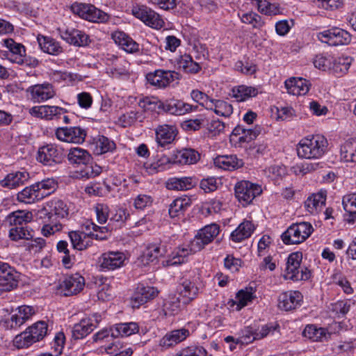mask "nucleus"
Masks as SVG:
<instances>
[{
	"label": "nucleus",
	"mask_w": 356,
	"mask_h": 356,
	"mask_svg": "<svg viewBox=\"0 0 356 356\" xmlns=\"http://www.w3.org/2000/svg\"><path fill=\"white\" fill-rule=\"evenodd\" d=\"M29 174L26 171H17L9 173L1 181V186L8 188H15L24 185L29 179Z\"/></svg>",
	"instance_id": "c9c22d12"
},
{
	"label": "nucleus",
	"mask_w": 356,
	"mask_h": 356,
	"mask_svg": "<svg viewBox=\"0 0 356 356\" xmlns=\"http://www.w3.org/2000/svg\"><path fill=\"white\" fill-rule=\"evenodd\" d=\"M303 296L298 291H290L281 293L278 306L281 309L290 311L301 305Z\"/></svg>",
	"instance_id": "a878e982"
},
{
	"label": "nucleus",
	"mask_w": 356,
	"mask_h": 356,
	"mask_svg": "<svg viewBox=\"0 0 356 356\" xmlns=\"http://www.w3.org/2000/svg\"><path fill=\"white\" fill-rule=\"evenodd\" d=\"M9 236L13 241L20 239L29 240L33 237L32 230H29L27 227L23 225L14 227L9 231Z\"/></svg>",
	"instance_id": "4d7b16f0"
},
{
	"label": "nucleus",
	"mask_w": 356,
	"mask_h": 356,
	"mask_svg": "<svg viewBox=\"0 0 356 356\" xmlns=\"http://www.w3.org/2000/svg\"><path fill=\"white\" fill-rule=\"evenodd\" d=\"M44 198V193H40L35 187V184L29 187L24 188L22 191L19 192L17 199L19 202L26 204L34 203Z\"/></svg>",
	"instance_id": "79ce46f5"
},
{
	"label": "nucleus",
	"mask_w": 356,
	"mask_h": 356,
	"mask_svg": "<svg viewBox=\"0 0 356 356\" xmlns=\"http://www.w3.org/2000/svg\"><path fill=\"white\" fill-rule=\"evenodd\" d=\"M86 230L89 231L88 235L90 238L97 240H104L106 238V233L108 229L106 227H99L94 222H88L86 224Z\"/></svg>",
	"instance_id": "052dcab7"
},
{
	"label": "nucleus",
	"mask_w": 356,
	"mask_h": 356,
	"mask_svg": "<svg viewBox=\"0 0 356 356\" xmlns=\"http://www.w3.org/2000/svg\"><path fill=\"white\" fill-rule=\"evenodd\" d=\"M317 38L322 42L330 46L345 45L351 41L350 34L347 31L338 27H333L318 33Z\"/></svg>",
	"instance_id": "39448f33"
},
{
	"label": "nucleus",
	"mask_w": 356,
	"mask_h": 356,
	"mask_svg": "<svg viewBox=\"0 0 356 356\" xmlns=\"http://www.w3.org/2000/svg\"><path fill=\"white\" fill-rule=\"evenodd\" d=\"M352 60V58L348 56L333 58L330 71L337 76H342L348 71Z\"/></svg>",
	"instance_id": "49530a36"
},
{
	"label": "nucleus",
	"mask_w": 356,
	"mask_h": 356,
	"mask_svg": "<svg viewBox=\"0 0 356 356\" xmlns=\"http://www.w3.org/2000/svg\"><path fill=\"white\" fill-rule=\"evenodd\" d=\"M207 350L202 346H191L183 348L174 356H207Z\"/></svg>",
	"instance_id": "338daca9"
},
{
	"label": "nucleus",
	"mask_w": 356,
	"mask_h": 356,
	"mask_svg": "<svg viewBox=\"0 0 356 356\" xmlns=\"http://www.w3.org/2000/svg\"><path fill=\"white\" fill-rule=\"evenodd\" d=\"M314 232L313 226L308 222L293 223L282 233L281 238L286 245L299 244L307 239Z\"/></svg>",
	"instance_id": "20e7f679"
},
{
	"label": "nucleus",
	"mask_w": 356,
	"mask_h": 356,
	"mask_svg": "<svg viewBox=\"0 0 356 356\" xmlns=\"http://www.w3.org/2000/svg\"><path fill=\"white\" fill-rule=\"evenodd\" d=\"M19 273L8 263L0 261V285L5 291H11L18 285Z\"/></svg>",
	"instance_id": "6ab92c4d"
},
{
	"label": "nucleus",
	"mask_w": 356,
	"mask_h": 356,
	"mask_svg": "<svg viewBox=\"0 0 356 356\" xmlns=\"http://www.w3.org/2000/svg\"><path fill=\"white\" fill-rule=\"evenodd\" d=\"M111 38L116 44L127 53L134 54L140 51L139 44L123 31H115Z\"/></svg>",
	"instance_id": "bb28decb"
},
{
	"label": "nucleus",
	"mask_w": 356,
	"mask_h": 356,
	"mask_svg": "<svg viewBox=\"0 0 356 356\" xmlns=\"http://www.w3.org/2000/svg\"><path fill=\"white\" fill-rule=\"evenodd\" d=\"M132 14L152 28L159 29L163 26L164 22L161 16L147 6H134Z\"/></svg>",
	"instance_id": "6e6552de"
},
{
	"label": "nucleus",
	"mask_w": 356,
	"mask_h": 356,
	"mask_svg": "<svg viewBox=\"0 0 356 356\" xmlns=\"http://www.w3.org/2000/svg\"><path fill=\"white\" fill-rule=\"evenodd\" d=\"M58 31L63 40L76 47H86L90 42L88 35L74 28H59Z\"/></svg>",
	"instance_id": "f3484780"
},
{
	"label": "nucleus",
	"mask_w": 356,
	"mask_h": 356,
	"mask_svg": "<svg viewBox=\"0 0 356 356\" xmlns=\"http://www.w3.org/2000/svg\"><path fill=\"white\" fill-rule=\"evenodd\" d=\"M32 219V213L23 210H17L6 216L5 222L10 226L18 227L26 225Z\"/></svg>",
	"instance_id": "c03bdc74"
},
{
	"label": "nucleus",
	"mask_w": 356,
	"mask_h": 356,
	"mask_svg": "<svg viewBox=\"0 0 356 356\" xmlns=\"http://www.w3.org/2000/svg\"><path fill=\"white\" fill-rule=\"evenodd\" d=\"M115 149V143L108 138L100 136L96 142L97 154H102L108 152H112Z\"/></svg>",
	"instance_id": "680f3d73"
},
{
	"label": "nucleus",
	"mask_w": 356,
	"mask_h": 356,
	"mask_svg": "<svg viewBox=\"0 0 356 356\" xmlns=\"http://www.w3.org/2000/svg\"><path fill=\"white\" fill-rule=\"evenodd\" d=\"M2 45L8 49L7 58L13 63H16L17 60L26 53L25 47L16 42L12 38L3 39L1 41Z\"/></svg>",
	"instance_id": "e433bc0d"
},
{
	"label": "nucleus",
	"mask_w": 356,
	"mask_h": 356,
	"mask_svg": "<svg viewBox=\"0 0 356 356\" xmlns=\"http://www.w3.org/2000/svg\"><path fill=\"white\" fill-rule=\"evenodd\" d=\"M259 88L240 85L234 86L231 90V95L237 102H245L249 98L256 97L259 94Z\"/></svg>",
	"instance_id": "ea45409f"
},
{
	"label": "nucleus",
	"mask_w": 356,
	"mask_h": 356,
	"mask_svg": "<svg viewBox=\"0 0 356 356\" xmlns=\"http://www.w3.org/2000/svg\"><path fill=\"white\" fill-rule=\"evenodd\" d=\"M147 82L159 88H165L171 83L179 79V74L175 71L156 70L146 75Z\"/></svg>",
	"instance_id": "9b49d317"
},
{
	"label": "nucleus",
	"mask_w": 356,
	"mask_h": 356,
	"mask_svg": "<svg viewBox=\"0 0 356 356\" xmlns=\"http://www.w3.org/2000/svg\"><path fill=\"white\" fill-rule=\"evenodd\" d=\"M172 163V156L168 157L165 155H162L156 161L151 163H145V168L149 175H154L159 172L165 170L166 165Z\"/></svg>",
	"instance_id": "603ef678"
},
{
	"label": "nucleus",
	"mask_w": 356,
	"mask_h": 356,
	"mask_svg": "<svg viewBox=\"0 0 356 356\" xmlns=\"http://www.w3.org/2000/svg\"><path fill=\"white\" fill-rule=\"evenodd\" d=\"M55 134L60 141L81 144L85 141L86 131L80 127H65L58 128Z\"/></svg>",
	"instance_id": "2eb2a0df"
},
{
	"label": "nucleus",
	"mask_w": 356,
	"mask_h": 356,
	"mask_svg": "<svg viewBox=\"0 0 356 356\" xmlns=\"http://www.w3.org/2000/svg\"><path fill=\"white\" fill-rule=\"evenodd\" d=\"M257 333L252 327H248L241 332L240 337L236 339V343L248 344L254 340H257Z\"/></svg>",
	"instance_id": "69168bd1"
},
{
	"label": "nucleus",
	"mask_w": 356,
	"mask_h": 356,
	"mask_svg": "<svg viewBox=\"0 0 356 356\" xmlns=\"http://www.w3.org/2000/svg\"><path fill=\"white\" fill-rule=\"evenodd\" d=\"M159 293L156 288L145 286L143 284H138L132 297L131 304L134 308H138L140 305L154 299Z\"/></svg>",
	"instance_id": "4be33fe9"
},
{
	"label": "nucleus",
	"mask_w": 356,
	"mask_h": 356,
	"mask_svg": "<svg viewBox=\"0 0 356 356\" xmlns=\"http://www.w3.org/2000/svg\"><path fill=\"white\" fill-rule=\"evenodd\" d=\"M254 230V226L252 222L245 220L232 232L230 237L234 242H241L243 240L249 238L253 233Z\"/></svg>",
	"instance_id": "37998d69"
},
{
	"label": "nucleus",
	"mask_w": 356,
	"mask_h": 356,
	"mask_svg": "<svg viewBox=\"0 0 356 356\" xmlns=\"http://www.w3.org/2000/svg\"><path fill=\"white\" fill-rule=\"evenodd\" d=\"M262 192L259 184L248 181L238 182L235 186V195L238 200L243 205L249 204Z\"/></svg>",
	"instance_id": "423d86ee"
},
{
	"label": "nucleus",
	"mask_w": 356,
	"mask_h": 356,
	"mask_svg": "<svg viewBox=\"0 0 356 356\" xmlns=\"http://www.w3.org/2000/svg\"><path fill=\"white\" fill-rule=\"evenodd\" d=\"M327 193L325 191H320L309 196L305 202L306 210L311 214H316L325 205Z\"/></svg>",
	"instance_id": "72a5a7b5"
},
{
	"label": "nucleus",
	"mask_w": 356,
	"mask_h": 356,
	"mask_svg": "<svg viewBox=\"0 0 356 356\" xmlns=\"http://www.w3.org/2000/svg\"><path fill=\"white\" fill-rule=\"evenodd\" d=\"M85 286L84 277L76 273L66 276L59 284V290L65 296L79 293Z\"/></svg>",
	"instance_id": "aec40b11"
},
{
	"label": "nucleus",
	"mask_w": 356,
	"mask_h": 356,
	"mask_svg": "<svg viewBox=\"0 0 356 356\" xmlns=\"http://www.w3.org/2000/svg\"><path fill=\"white\" fill-rule=\"evenodd\" d=\"M42 220L43 226L42 228V234L47 237L62 229V225L57 219H51V217L39 218Z\"/></svg>",
	"instance_id": "5fc2aeb1"
},
{
	"label": "nucleus",
	"mask_w": 356,
	"mask_h": 356,
	"mask_svg": "<svg viewBox=\"0 0 356 356\" xmlns=\"http://www.w3.org/2000/svg\"><path fill=\"white\" fill-rule=\"evenodd\" d=\"M328 143L322 135L308 136L302 138L297 145V154L300 158L318 159L327 152Z\"/></svg>",
	"instance_id": "f257e3e1"
},
{
	"label": "nucleus",
	"mask_w": 356,
	"mask_h": 356,
	"mask_svg": "<svg viewBox=\"0 0 356 356\" xmlns=\"http://www.w3.org/2000/svg\"><path fill=\"white\" fill-rule=\"evenodd\" d=\"M159 107L166 113L176 115H184L193 109V106L178 99H170L159 103Z\"/></svg>",
	"instance_id": "c85d7f7f"
},
{
	"label": "nucleus",
	"mask_w": 356,
	"mask_h": 356,
	"mask_svg": "<svg viewBox=\"0 0 356 356\" xmlns=\"http://www.w3.org/2000/svg\"><path fill=\"white\" fill-rule=\"evenodd\" d=\"M67 159L70 164L76 165H84L81 171V176L86 178L94 177L102 172V168L97 165H92V158L90 154L86 149L80 147L71 148L67 154Z\"/></svg>",
	"instance_id": "f03ea898"
},
{
	"label": "nucleus",
	"mask_w": 356,
	"mask_h": 356,
	"mask_svg": "<svg viewBox=\"0 0 356 356\" xmlns=\"http://www.w3.org/2000/svg\"><path fill=\"white\" fill-rule=\"evenodd\" d=\"M254 298L252 289V288L245 290H241L239 291L235 298V300H232L230 307H235L236 311H240L243 307L248 305V304Z\"/></svg>",
	"instance_id": "de8ad7c7"
},
{
	"label": "nucleus",
	"mask_w": 356,
	"mask_h": 356,
	"mask_svg": "<svg viewBox=\"0 0 356 356\" xmlns=\"http://www.w3.org/2000/svg\"><path fill=\"white\" fill-rule=\"evenodd\" d=\"M177 65L179 68L186 73L195 74L200 70V65L193 61L192 57L188 54L181 56L177 62Z\"/></svg>",
	"instance_id": "864d4df0"
},
{
	"label": "nucleus",
	"mask_w": 356,
	"mask_h": 356,
	"mask_svg": "<svg viewBox=\"0 0 356 356\" xmlns=\"http://www.w3.org/2000/svg\"><path fill=\"white\" fill-rule=\"evenodd\" d=\"M189 335L188 329L174 330L165 334L160 340L159 345L164 348H168L184 341Z\"/></svg>",
	"instance_id": "473e14b6"
},
{
	"label": "nucleus",
	"mask_w": 356,
	"mask_h": 356,
	"mask_svg": "<svg viewBox=\"0 0 356 356\" xmlns=\"http://www.w3.org/2000/svg\"><path fill=\"white\" fill-rule=\"evenodd\" d=\"M285 88L293 95H306L312 86L309 81L301 77H291L284 82Z\"/></svg>",
	"instance_id": "cd10ccee"
},
{
	"label": "nucleus",
	"mask_w": 356,
	"mask_h": 356,
	"mask_svg": "<svg viewBox=\"0 0 356 356\" xmlns=\"http://www.w3.org/2000/svg\"><path fill=\"white\" fill-rule=\"evenodd\" d=\"M220 226L216 223H211L200 229L194 238L191 241L194 250L198 252L210 243L219 234Z\"/></svg>",
	"instance_id": "0eeeda50"
},
{
	"label": "nucleus",
	"mask_w": 356,
	"mask_h": 356,
	"mask_svg": "<svg viewBox=\"0 0 356 356\" xmlns=\"http://www.w3.org/2000/svg\"><path fill=\"white\" fill-rule=\"evenodd\" d=\"M29 99L34 104H40L52 99L56 95L54 86L44 82L29 86L26 89Z\"/></svg>",
	"instance_id": "1a4fd4ad"
},
{
	"label": "nucleus",
	"mask_w": 356,
	"mask_h": 356,
	"mask_svg": "<svg viewBox=\"0 0 356 356\" xmlns=\"http://www.w3.org/2000/svg\"><path fill=\"white\" fill-rule=\"evenodd\" d=\"M326 330L323 327L318 328L314 325H308L303 330L302 334L314 341H323L326 337Z\"/></svg>",
	"instance_id": "6e6d98bb"
},
{
	"label": "nucleus",
	"mask_w": 356,
	"mask_h": 356,
	"mask_svg": "<svg viewBox=\"0 0 356 356\" xmlns=\"http://www.w3.org/2000/svg\"><path fill=\"white\" fill-rule=\"evenodd\" d=\"M167 252V247L163 241L149 243L145 247L140 256L141 261L144 265L149 264L160 257L164 256Z\"/></svg>",
	"instance_id": "b1692460"
},
{
	"label": "nucleus",
	"mask_w": 356,
	"mask_h": 356,
	"mask_svg": "<svg viewBox=\"0 0 356 356\" xmlns=\"http://www.w3.org/2000/svg\"><path fill=\"white\" fill-rule=\"evenodd\" d=\"M139 332V325L136 322L120 323L111 327V337H129Z\"/></svg>",
	"instance_id": "58836bf2"
},
{
	"label": "nucleus",
	"mask_w": 356,
	"mask_h": 356,
	"mask_svg": "<svg viewBox=\"0 0 356 356\" xmlns=\"http://www.w3.org/2000/svg\"><path fill=\"white\" fill-rule=\"evenodd\" d=\"M183 305V302L180 296H169L164 302V307L166 310L171 312L172 314L178 313Z\"/></svg>",
	"instance_id": "0e129e2a"
},
{
	"label": "nucleus",
	"mask_w": 356,
	"mask_h": 356,
	"mask_svg": "<svg viewBox=\"0 0 356 356\" xmlns=\"http://www.w3.org/2000/svg\"><path fill=\"white\" fill-rule=\"evenodd\" d=\"M101 317L98 314L92 317L83 318L79 323L75 324L72 329V337L75 339H81L86 337L97 327Z\"/></svg>",
	"instance_id": "412c9836"
},
{
	"label": "nucleus",
	"mask_w": 356,
	"mask_h": 356,
	"mask_svg": "<svg viewBox=\"0 0 356 356\" xmlns=\"http://www.w3.org/2000/svg\"><path fill=\"white\" fill-rule=\"evenodd\" d=\"M154 197L147 194H139L133 199V206L138 211H143L152 206Z\"/></svg>",
	"instance_id": "13d9d810"
},
{
	"label": "nucleus",
	"mask_w": 356,
	"mask_h": 356,
	"mask_svg": "<svg viewBox=\"0 0 356 356\" xmlns=\"http://www.w3.org/2000/svg\"><path fill=\"white\" fill-rule=\"evenodd\" d=\"M240 18L243 23L250 24L254 29H261L264 25L262 17L254 12L243 13Z\"/></svg>",
	"instance_id": "bf43d9fd"
},
{
	"label": "nucleus",
	"mask_w": 356,
	"mask_h": 356,
	"mask_svg": "<svg viewBox=\"0 0 356 356\" xmlns=\"http://www.w3.org/2000/svg\"><path fill=\"white\" fill-rule=\"evenodd\" d=\"M191 205V200L187 196L176 198L169 207L168 213L171 218L183 215L185 211Z\"/></svg>",
	"instance_id": "a18cd8bd"
},
{
	"label": "nucleus",
	"mask_w": 356,
	"mask_h": 356,
	"mask_svg": "<svg viewBox=\"0 0 356 356\" xmlns=\"http://www.w3.org/2000/svg\"><path fill=\"white\" fill-rule=\"evenodd\" d=\"M199 291L195 280L191 277L181 278L177 286V292L180 296L184 306L195 300L198 296Z\"/></svg>",
	"instance_id": "9d476101"
},
{
	"label": "nucleus",
	"mask_w": 356,
	"mask_h": 356,
	"mask_svg": "<svg viewBox=\"0 0 356 356\" xmlns=\"http://www.w3.org/2000/svg\"><path fill=\"white\" fill-rule=\"evenodd\" d=\"M48 325L44 321H38L24 332L17 335L14 343L18 348H27L42 340L47 334Z\"/></svg>",
	"instance_id": "7ed1b4c3"
},
{
	"label": "nucleus",
	"mask_w": 356,
	"mask_h": 356,
	"mask_svg": "<svg viewBox=\"0 0 356 356\" xmlns=\"http://www.w3.org/2000/svg\"><path fill=\"white\" fill-rule=\"evenodd\" d=\"M67 110L56 106H35L29 109V113L34 117L45 120H59Z\"/></svg>",
	"instance_id": "dca6fc26"
},
{
	"label": "nucleus",
	"mask_w": 356,
	"mask_h": 356,
	"mask_svg": "<svg viewBox=\"0 0 356 356\" xmlns=\"http://www.w3.org/2000/svg\"><path fill=\"white\" fill-rule=\"evenodd\" d=\"M35 312L33 307L22 305L19 307L15 313L12 314L10 318L5 323L6 327L10 329L16 330L29 320Z\"/></svg>",
	"instance_id": "5701e85b"
},
{
	"label": "nucleus",
	"mask_w": 356,
	"mask_h": 356,
	"mask_svg": "<svg viewBox=\"0 0 356 356\" xmlns=\"http://www.w3.org/2000/svg\"><path fill=\"white\" fill-rule=\"evenodd\" d=\"M342 204L344 210L350 215L356 214V193L343 196Z\"/></svg>",
	"instance_id": "774afa93"
},
{
	"label": "nucleus",
	"mask_w": 356,
	"mask_h": 356,
	"mask_svg": "<svg viewBox=\"0 0 356 356\" xmlns=\"http://www.w3.org/2000/svg\"><path fill=\"white\" fill-rule=\"evenodd\" d=\"M68 215L66 204L60 199H54L48 202L46 206L38 211V218L51 217V219L63 218Z\"/></svg>",
	"instance_id": "f8f14e48"
},
{
	"label": "nucleus",
	"mask_w": 356,
	"mask_h": 356,
	"mask_svg": "<svg viewBox=\"0 0 356 356\" xmlns=\"http://www.w3.org/2000/svg\"><path fill=\"white\" fill-rule=\"evenodd\" d=\"M69 237L73 248L76 250H83L90 245L88 240L90 235H88V233L70 232H69Z\"/></svg>",
	"instance_id": "09e8293b"
},
{
	"label": "nucleus",
	"mask_w": 356,
	"mask_h": 356,
	"mask_svg": "<svg viewBox=\"0 0 356 356\" xmlns=\"http://www.w3.org/2000/svg\"><path fill=\"white\" fill-rule=\"evenodd\" d=\"M74 10L83 19L95 23L105 22L108 15L92 4L80 3L73 8Z\"/></svg>",
	"instance_id": "ddd939ff"
},
{
	"label": "nucleus",
	"mask_w": 356,
	"mask_h": 356,
	"mask_svg": "<svg viewBox=\"0 0 356 356\" xmlns=\"http://www.w3.org/2000/svg\"><path fill=\"white\" fill-rule=\"evenodd\" d=\"M37 40L40 49L44 53L58 56L63 51L60 43L51 37L38 35Z\"/></svg>",
	"instance_id": "4c0bfd02"
},
{
	"label": "nucleus",
	"mask_w": 356,
	"mask_h": 356,
	"mask_svg": "<svg viewBox=\"0 0 356 356\" xmlns=\"http://www.w3.org/2000/svg\"><path fill=\"white\" fill-rule=\"evenodd\" d=\"M37 190L40 193H44V198L53 193L56 186V182L53 179H47L35 184Z\"/></svg>",
	"instance_id": "e2e57ef3"
},
{
	"label": "nucleus",
	"mask_w": 356,
	"mask_h": 356,
	"mask_svg": "<svg viewBox=\"0 0 356 356\" xmlns=\"http://www.w3.org/2000/svg\"><path fill=\"white\" fill-rule=\"evenodd\" d=\"M197 252L198 251L193 250L191 241L189 244L179 246L176 248L168 256V259L165 261V265L170 266L185 263L187 261L188 257L189 255Z\"/></svg>",
	"instance_id": "393cba45"
},
{
	"label": "nucleus",
	"mask_w": 356,
	"mask_h": 356,
	"mask_svg": "<svg viewBox=\"0 0 356 356\" xmlns=\"http://www.w3.org/2000/svg\"><path fill=\"white\" fill-rule=\"evenodd\" d=\"M341 156L346 162H356V138L348 140L341 145Z\"/></svg>",
	"instance_id": "3c124183"
},
{
	"label": "nucleus",
	"mask_w": 356,
	"mask_h": 356,
	"mask_svg": "<svg viewBox=\"0 0 356 356\" xmlns=\"http://www.w3.org/2000/svg\"><path fill=\"white\" fill-rule=\"evenodd\" d=\"M125 255L118 251H108L101 254L98 266L101 271L114 270L123 266Z\"/></svg>",
	"instance_id": "4468645a"
},
{
	"label": "nucleus",
	"mask_w": 356,
	"mask_h": 356,
	"mask_svg": "<svg viewBox=\"0 0 356 356\" xmlns=\"http://www.w3.org/2000/svg\"><path fill=\"white\" fill-rule=\"evenodd\" d=\"M214 165L225 170H234L241 168L244 163L236 155H219L213 160Z\"/></svg>",
	"instance_id": "f704fd0d"
},
{
	"label": "nucleus",
	"mask_w": 356,
	"mask_h": 356,
	"mask_svg": "<svg viewBox=\"0 0 356 356\" xmlns=\"http://www.w3.org/2000/svg\"><path fill=\"white\" fill-rule=\"evenodd\" d=\"M156 141L159 146L165 147L172 143L177 136V129L173 126L163 124L155 129Z\"/></svg>",
	"instance_id": "c756f323"
},
{
	"label": "nucleus",
	"mask_w": 356,
	"mask_h": 356,
	"mask_svg": "<svg viewBox=\"0 0 356 356\" xmlns=\"http://www.w3.org/2000/svg\"><path fill=\"white\" fill-rule=\"evenodd\" d=\"M302 259V253L296 252L289 254L286 266V279L290 280V275L296 274L300 268V263Z\"/></svg>",
	"instance_id": "8fccbe9b"
},
{
	"label": "nucleus",
	"mask_w": 356,
	"mask_h": 356,
	"mask_svg": "<svg viewBox=\"0 0 356 356\" xmlns=\"http://www.w3.org/2000/svg\"><path fill=\"white\" fill-rule=\"evenodd\" d=\"M198 180L194 177H182L169 178L165 186L168 190L187 191L194 188Z\"/></svg>",
	"instance_id": "2f4dec72"
},
{
	"label": "nucleus",
	"mask_w": 356,
	"mask_h": 356,
	"mask_svg": "<svg viewBox=\"0 0 356 356\" xmlns=\"http://www.w3.org/2000/svg\"><path fill=\"white\" fill-rule=\"evenodd\" d=\"M207 109L213 111L216 115L225 118L229 117L233 113L232 105L222 99H212L207 103Z\"/></svg>",
	"instance_id": "a19ab883"
},
{
	"label": "nucleus",
	"mask_w": 356,
	"mask_h": 356,
	"mask_svg": "<svg viewBox=\"0 0 356 356\" xmlns=\"http://www.w3.org/2000/svg\"><path fill=\"white\" fill-rule=\"evenodd\" d=\"M172 163L181 165H191L196 163L200 159V154L192 148H184L172 155Z\"/></svg>",
	"instance_id": "7c9ffc66"
},
{
	"label": "nucleus",
	"mask_w": 356,
	"mask_h": 356,
	"mask_svg": "<svg viewBox=\"0 0 356 356\" xmlns=\"http://www.w3.org/2000/svg\"><path fill=\"white\" fill-rule=\"evenodd\" d=\"M63 153L53 144H48L39 148L37 160L45 165L52 166L62 161Z\"/></svg>",
	"instance_id": "a211bd4d"
}]
</instances>
